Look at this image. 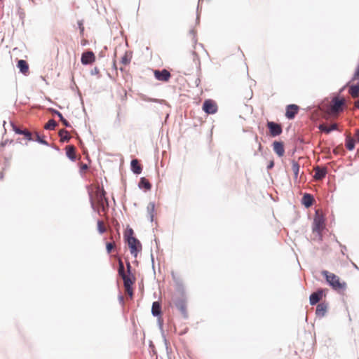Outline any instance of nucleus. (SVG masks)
Listing matches in <instances>:
<instances>
[{
	"mask_svg": "<svg viewBox=\"0 0 359 359\" xmlns=\"http://www.w3.org/2000/svg\"><path fill=\"white\" fill-rule=\"evenodd\" d=\"M321 274L325 278L326 283L334 291L341 292L346 289V283L341 281L340 278L336 274L327 270H323Z\"/></svg>",
	"mask_w": 359,
	"mask_h": 359,
	"instance_id": "f257e3e1",
	"label": "nucleus"
},
{
	"mask_svg": "<svg viewBox=\"0 0 359 359\" xmlns=\"http://www.w3.org/2000/svg\"><path fill=\"white\" fill-rule=\"evenodd\" d=\"M118 273L123 278L125 287L128 291V292H130V294L132 295L133 285L135 282V277L133 273L126 274L124 265L121 259H118Z\"/></svg>",
	"mask_w": 359,
	"mask_h": 359,
	"instance_id": "f03ea898",
	"label": "nucleus"
},
{
	"mask_svg": "<svg viewBox=\"0 0 359 359\" xmlns=\"http://www.w3.org/2000/svg\"><path fill=\"white\" fill-rule=\"evenodd\" d=\"M325 219L323 215H320L318 212H316L313 222L312 224V231L316 233L320 241H323L322 230L324 229Z\"/></svg>",
	"mask_w": 359,
	"mask_h": 359,
	"instance_id": "7ed1b4c3",
	"label": "nucleus"
},
{
	"mask_svg": "<svg viewBox=\"0 0 359 359\" xmlns=\"http://www.w3.org/2000/svg\"><path fill=\"white\" fill-rule=\"evenodd\" d=\"M173 303L175 308L180 312L182 318L185 320L188 319L187 298H175Z\"/></svg>",
	"mask_w": 359,
	"mask_h": 359,
	"instance_id": "20e7f679",
	"label": "nucleus"
},
{
	"mask_svg": "<svg viewBox=\"0 0 359 359\" xmlns=\"http://www.w3.org/2000/svg\"><path fill=\"white\" fill-rule=\"evenodd\" d=\"M126 243L128 245V248L132 256L136 258L137 257L138 253L140 252L142 249L141 242L136 238H130V240L126 241Z\"/></svg>",
	"mask_w": 359,
	"mask_h": 359,
	"instance_id": "39448f33",
	"label": "nucleus"
},
{
	"mask_svg": "<svg viewBox=\"0 0 359 359\" xmlns=\"http://www.w3.org/2000/svg\"><path fill=\"white\" fill-rule=\"evenodd\" d=\"M202 109L206 114L212 115L217 112L218 107L215 100L206 99L202 104Z\"/></svg>",
	"mask_w": 359,
	"mask_h": 359,
	"instance_id": "423d86ee",
	"label": "nucleus"
},
{
	"mask_svg": "<svg viewBox=\"0 0 359 359\" xmlns=\"http://www.w3.org/2000/svg\"><path fill=\"white\" fill-rule=\"evenodd\" d=\"M266 127L269 130V135L272 137L279 136L283 133V128L280 123L275 121H268Z\"/></svg>",
	"mask_w": 359,
	"mask_h": 359,
	"instance_id": "0eeeda50",
	"label": "nucleus"
},
{
	"mask_svg": "<svg viewBox=\"0 0 359 359\" xmlns=\"http://www.w3.org/2000/svg\"><path fill=\"white\" fill-rule=\"evenodd\" d=\"M96 57L93 51L88 50L81 54V62L83 66L90 65L95 62Z\"/></svg>",
	"mask_w": 359,
	"mask_h": 359,
	"instance_id": "6e6552de",
	"label": "nucleus"
},
{
	"mask_svg": "<svg viewBox=\"0 0 359 359\" xmlns=\"http://www.w3.org/2000/svg\"><path fill=\"white\" fill-rule=\"evenodd\" d=\"M332 110L336 113L344 111V106L345 104V100L342 97H334L332 100Z\"/></svg>",
	"mask_w": 359,
	"mask_h": 359,
	"instance_id": "1a4fd4ad",
	"label": "nucleus"
},
{
	"mask_svg": "<svg viewBox=\"0 0 359 359\" xmlns=\"http://www.w3.org/2000/svg\"><path fill=\"white\" fill-rule=\"evenodd\" d=\"M299 107L295 104H290L286 106L285 116L288 120H293L298 114Z\"/></svg>",
	"mask_w": 359,
	"mask_h": 359,
	"instance_id": "9d476101",
	"label": "nucleus"
},
{
	"mask_svg": "<svg viewBox=\"0 0 359 359\" xmlns=\"http://www.w3.org/2000/svg\"><path fill=\"white\" fill-rule=\"evenodd\" d=\"M271 147L273 152L278 156V157L281 158L284 156L285 144L283 141L275 140L272 142Z\"/></svg>",
	"mask_w": 359,
	"mask_h": 359,
	"instance_id": "9b49d317",
	"label": "nucleus"
},
{
	"mask_svg": "<svg viewBox=\"0 0 359 359\" xmlns=\"http://www.w3.org/2000/svg\"><path fill=\"white\" fill-rule=\"evenodd\" d=\"M154 77L158 81L168 82L171 77V74L166 69H157L154 71Z\"/></svg>",
	"mask_w": 359,
	"mask_h": 359,
	"instance_id": "f8f14e48",
	"label": "nucleus"
},
{
	"mask_svg": "<svg viewBox=\"0 0 359 359\" xmlns=\"http://www.w3.org/2000/svg\"><path fill=\"white\" fill-rule=\"evenodd\" d=\"M172 276L176 285V291L180 294V297L177 298H187L182 281L180 278H176L173 272L172 273Z\"/></svg>",
	"mask_w": 359,
	"mask_h": 359,
	"instance_id": "ddd939ff",
	"label": "nucleus"
},
{
	"mask_svg": "<svg viewBox=\"0 0 359 359\" xmlns=\"http://www.w3.org/2000/svg\"><path fill=\"white\" fill-rule=\"evenodd\" d=\"M329 304L327 302H321L318 303L316 309V315L318 318H322L327 314L328 311Z\"/></svg>",
	"mask_w": 359,
	"mask_h": 359,
	"instance_id": "4468645a",
	"label": "nucleus"
},
{
	"mask_svg": "<svg viewBox=\"0 0 359 359\" xmlns=\"http://www.w3.org/2000/svg\"><path fill=\"white\" fill-rule=\"evenodd\" d=\"M17 68L19 69V72L24 76H27L29 74V66L28 62L25 60L20 59L17 60Z\"/></svg>",
	"mask_w": 359,
	"mask_h": 359,
	"instance_id": "2eb2a0df",
	"label": "nucleus"
},
{
	"mask_svg": "<svg viewBox=\"0 0 359 359\" xmlns=\"http://www.w3.org/2000/svg\"><path fill=\"white\" fill-rule=\"evenodd\" d=\"M314 203V196L309 193H304L301 199V203L306 208H311Z\"/></svg>",
	"mask_w": 359,
	"mask_h": 359,
	"instance_id": "dca6fc26",
	"label": "nucleus"
},
{
	"mask_svg": "<svg viewBox=\"0 0 359 359\" xmlns=\"http://www.w3.org/2000/svg\"><path fill=\"white\" fill-rule=\"evenodd\" d=\"M151 315L155 318L162 316V306L159 301H155L151 305Z\"/></svg>",
	"mask_w": 359,
	"mask_h": 359,
	"instance_id": "f3484780",
	"label": "nucleus"
},
{
	"mask_svg": "<svg viewBox=\"0 0 359 359\" xmlns=\"http://www.w3.org/2000/svg\"><path fill=\"white\" fill-rule=\"evenodd\" d=\"M48 110L53 114L56 115L59 118V120L62 123V124L66 128L72 127L71 123L63 116L62 114L60 111L52 107L48 108Z\"/></svg>",
	"mask_w": 359,
	"mask_h": 359,
	"instance_id": "a211bd4d",
	"label": "nucleus"
},
{
	"mask_svg": "<svg viewBox=\"0 0 359 359\" xmlns=\"http://www.w3.org/2000/svg\"><path fill=\"white\" fill-rule=\"evenodd\" d=\"M142 166L137 158H133L130 161V170L135 175H140L142 172Z\"/></svg>",
	"mask_w": 359,
	"mask_h": 359,
	"instance_id": "6ab92c4d",
	"label": "nucleus"
},
{
	"mask_svg": "<svg viewBox=\"0 0 359 359\" xmlns=\"http://www.w3.org/2000/svg\"><path fill=\"white\" fill-rule=\"evenodd\" d=\"M137 187L140 189L147 192L151 189L152 184L144 177H142L140 179Z\"/></svg>",
	"mask_w": 359,
	"mask_h": 359,
	"instance_id": "aec40b11",
	"label": "nucleus"
},
{
	"mask_svg": "<svg viewBox=\"0 0 359 359\" xmlns=\"http://www.w3.org/2000/svg\"><path fill=\"white\" fill-rule=\"evenodd\" d=\"M327 173V171L325 168H320L319 166H316L315 168V174L313 177L316 180H320L326 177Z\"/></svg>",
	"mask_w": 359,
	"mask_h": 359,
	"instance_id": "412c9836",
	"label": "nucleus"
},
{
	"mask_svg": "<svg viewBox=\"0 0 359 359\" xmlns=\"http://www.w3.org/2000/svg\"><path fill=\"white\" fill-rule=\"evenodd\" d=\"M66 156L72 162H74L76 160V150L73 145H69L65 148Z\"/></svg>",
	"mask_w": 359,
	"mask_h": 359,
	"instance_id": "4be33fe9",
	"label": "nucleus"
},
{
	"mask_svg": "<svg viewBox=\"0 0 359 359\" xmlns=\"http://www.w3.org/2000/svg\"><path fill=\"white\" fill-rule=\"evenodd\" d=\"M318 128L326 134H330L332 131L337 130V125L336 123H333L330 127H327L325 124H320L318 126Z\"/></svg>",
	"mask_w": 359,
	"mask_h": 359,
	"instance_id": "5701e85b",
	"label": "nucleus"
},
{
	"mask_svg": "<svg viewBox=\"0 0 359 359\" xmlns=\"http://www.w3.org/2000/svg\"><path fill=\"white\" fill-rule=\"evenodd\" d=\"M58 135L62 143L68 142L71 139L69 133L65 129H61L58 133Z\"/></svg>",
	"mask_w": 359,
	"mask_h": 359,
	"instance_id": "b1692460",
	"label": "nucleus"
},
{
	"mask_svg": "<svg viewBox=\"0 0 359 359\" xmlns=\"http://www.w3.org/2000/svg\"><path fill=\"white\" fill-rule=\"evenodd\" d=\"M291 164H292V169L294 174V182H297L298 176L300 170V165L298 162H297L295 160H291Z\"/></svg>",
	"mask_w": 359,
	"mask_h": 359,
	"instance_id": "393cba45",
	"label": "nucleus"
},
{
	"mask_svg": "<svg viewBox=\"0 0 359 359\" xmlns=\"http://www.w3.org/2000/svg\"><path fill=\"white\" fill-rule=\"evenodd\" d=\"M147 213H148V219L153 222L154 213H155V203L150 202L147 208Z\"/></svg>",
	"mask_w": 359,
	"mask_h": 359,
	"instance_id": "a878e982",
	"label": "nucleus"
},
{
	"mask_svg": "<svg viewBox=\"0 0 359 359\" xmlns=\"http://www.w3.org/2000/svg\"><path fill=\"white\" fill-rule=\"evenodd\" d=\"M193 62L195 64L196 68H197V72L198 74H201V61L198 55L195 50H192L191 53Z\"/></svg>",
	"mask_w": 359,
	"mask_h": 359,
	"instance_id": "bb28decb",
	"label": "nucleus"
},
{
	"mask_svg": "<svg viewBox=\"0 0 359 359\" xmlns=\"http://www.w3.org/2000/svg\"><path fill=\"white\" fill-rule=\"evenodd\" d=\"M321 297L316 291L312 292L309 296V304L311 306L316 305L320 300Z\"/></svg>",
	"mask_w": 359,
	"mask_h": 359,
	"instance_id": "cd10ccee",
	"label": "nucleus"
},
{
	"mask_svg": "<svg viewBox=\"0 0 359 359\" xmlns=\"http://www.w3.org/2000/svg\"><path fill=\"white\" fill-rule=\"evenodd\" d=\"M345 142H346V148L348 150V151H353L354 150L355 147V140L351 137H350L349 136H347L345 139Z\"/></svg>",
	"mask_w": 359,
	"mask_h": 359,
	"instance_id": "c85d7f7f",
	"label": "nucleus"
},
{
	"mask_svg": "<svg viewBox=\"0 0 359 359\" xmlns=\"http://www.w3.org/2000/svg\"><path fill=\"white\" fill-rule=\"evenodd\" d=\"M124 241L126 242L130 238H136L135 236H134V231L132 228H130L129 226H127L125 232H124Z\"/></svg>",
	"mask_w": 359,
	"mask_h": 359,
	"instance_id": "c756f323",
	"label": "nucleus"
},
{
	"mask_svg": "<svg viewBox=\"0 0 359 359\" xmlns=\"http://www.w3.org/2000/svg\"><path fill=\"white\" fill-rule=\"evenodd\" d=\"M349 93L352 97H357L359 95V81L356 83L351 85L349 88Z\"/></svg>",
	"mask_w": 359,
	"mask_h": 359,
	"instance_id": "7c9ffc66",
	"label": "nucleus"
},
{
	"mask_svg": "<svg viewBox=\"0 0 359 359\" xmlns=\"http://www.w3.org/2000/svg\"><path fill=\"white\" fill-rule=\"evenodd\" d=\"M10 125L15 134L22 135L24 133L25 128L18 126L14 121H10Z\"/></svg>",
	"mask_w": 359,
	"mask_h": 359,
	"instance_id": "2f4dec72",
	"label": "nucleus"
},
{
	"mask_svg": "<svg viewBox=\"0 0 359 359\" xmlns=\"http://www.w3.org/2000/svg\"><path fill=\"white\" fill-rule=\"evenodd\" d=\"M33 142H36L40 144L49 147L50 144L45 140V137L43 135H41L39 133L36 134V138L34 139Z\"/></svg>",
	"mask_w": 359,
	"mask_h": 359,
	"instance_id": "473e14b6",
	"label": "nucleus"
},
{
	"mask_svg": "<svg viewBox=\"0 0 359 359\" xmlns=\"http://www.w3.org/2000/svg\"><path fill=\"white\" fill-rule=\"evenodd\" d=\"M132 59V53L129 51H126L124 55L121 59V63L127 65L130 63Z\"/></svg>",
	"mask_w": 359,
	"mask_h": 359,
	"instance_id": "72a5a7b5",
	"label": "nucleus"
},
{
	"mask_svg": "<svg viewBox=\"0 0 359 359\" xmlns=\"http://www.w3.org/2000/svg\"><path fill=\"white\" fill-rule=\"evenodd\" d=\"M57 123L54 119H50L48 123L44 126V129L47 130H53L55 128Z\"/></svg>",
	"mask_w": 359,
	"mask_h": 359,
	"instance_id": "f704fd0d",
	"label": "nucleus"
},
{
	"mask_svg": "<svg viewBox=\"0 0 359 359\" xmlns=\"http://www.w3.org/2000/svg\"><path fill=\"white\" fill-rule=\"evenodd\" d=\"M97 230L99 234L102 235L105 231L106 229L103 225V222L100 219L97 221Z\"/></svg>",
	"mask_w": 359,
	"mask_h": 359,
	"instance_id": "c9c22d12",
	"label": "nucleus"
},
{
	"mask_svg": "<svg viewBox=\"0 0 359 359\" xmlns=\"http://www.w3.org/2000/svg\"><path fill=\"white\" fill-rule=\"evenodd\" d=\"M88 195H89V201L90 203L91 208L93 209V211L96 212L98 215H100V210L95 205L93 196H92V192L90 191H88Z\"/></svg>",
	"mask_w": 359,
	"mask_h": 359,
	"instance_id": "e433bc0d",
	"label": "nucleus"
},
{
	"mask_svg": "<svg viewBox=\"0 0 359 359\" xmlns=\"http://www.w3.org/2000/svg\"><path fill=\"white\" fill-rule=\"evenodd\" d=\"M24 136L25 140L32 142L34 141V138L32 137V135L30 131L25 128L24 133L22 135Z\"/></svg>",
	"mask_w": 359,
	"mask_h": 359,
	"instance_id": "4c0bfd02",
	"label": "nucleus"
},
{
	"mask_svg": "<svg viewBox=\"0 0 359 359\" xmlns=\"http://www.w3.org/2000/svg\"><path fill=\"white\" fill-rule=\"evenodd\" d=\"M316 291L318 292L321 299H323V297H326L328 292V289L320 287L318 288Z\"/></svg>",
	"mask_w": 359,
	"mask_h": 359,
	"instance_id": "58836bf2",
	"label": "nucleus"
},
{
	"mask_svg": "<svg viewBox=\"0 0 359 359\" xmlns=\"http://www.w3.org/2000/svg\"><path fill=\"white\" fill-rule=\"evenodd\" d=\"M106 245V252L108 255L111 254L114 248V244L112 242H107L105 243Z\"/></svg>",
	"mask_w": 359,
	"mask_h": 359,
	"instance_id": "ea45409f",
	"label": "nucleus"
},
{
	"mask_svg": "<svg viewBox=\"0 0 359 359\" xmlns=\"http://www.w3.org/2000/svg\"><path fill=\"white\" fill-rule=\"evenodd\" d=\"M157 324H158V328L160 330L161 334L165 333V331L163 329V320L162 318V316L157 318Z\"/></svg>",
	"mask_w": 359,
	"mask_h": 359,
	"instance_id": "a19ab883",
	"label": "nucleus"
},
{
	"mask_svg": "<svg viewBox=\"0 0 359 359\" xmlns=\"http://www.w3.org/2000/svg\"><path fill=\"white\" fill-rule=\"evenodd\" d=\"M13 140L10 139H6L4 141L0 142V150L3 149L4 147H6L8 144H13Z\"/></svg>",
	"mask_w": 359,
	"mask_h": 359,
	"instance_id": "79ce46f5",
	"label": "nucleus"
},
{
	"mask_svg": "<svg viewBox=\"0 0 359 359\" xmlns=\"http://www.w3.org/2000/svg\"><path fill=\"white\" fill-rule=\"evenodd\" d=\"M106 194H107L106 191L102 188L101 193L100 194V199L102 201H104L106 202V203L108 204V198H107Z\"/></svg>",
	"mask_w": 359,
	"mask_h": 359,
	"instance_id": "37998d69",
	"label": "nucleus"
},
{
	"mask_svg": "<svg viewBox=\"0 0 359 359\" xmlns=\"http://www.w3.org/2000/svg\"><path fill=\"white\" fill-rule=\"evenodd\" d=\"M356 79L359 80V64L356 67V68L355 69V72H354V74H353V77L351 78V81L349 82L355 81Z\"/></svg>",
	"mask_w": 359,
	"mask_h": 359,
	"instance_id": "c03bdc74",
	"label": "nucleus"
},
{
	"mask_svg": "<svg viewBox=\"0 0 359 359\" xmlns=\"http://www.w3.org/2000/svg\"><path fill=\"white\" fill-rule=\"evenodd\" d=\"M144 100L147 102L160 103V104H161L163 102H165V100H159V99H156V98H150V97L144 98Z\"/></svg>",
	"mask_w": 359,
	"mask_h": 359,
	"instance_id": "a18cd8bd",
	"label": "nucleus"
},
{
	"mask_svg": "<svg viewBox=\"0 0 359 359\" xmlns=\"http://www.w3.org/2000/svg\"><path fill=\"white\" fill-rule=\"evenodd\" d=\"M77 25H78V28L79 29V31H80V34L81 35H83L84 27H83V20H79L77 22Z\"/></svg>",
	"mask_w": 359,
	"mask_h": 359,
	"instance_id": "49530a36",
	"label": "nucleus"
},
{
	"mask_svg": "<svg viewBox=\"0 0 359 359\" xmlns=\"http://www.w3.org/2000/svg\"><path fill=\"white\" fill-rule=\"evenodd\" d=\"M161 334V337H162L164 345L165 346V349H166L167 352L168 353V349H169L168 341V339L166 338L165 334V333H162Z\"/></svg>",
	"mask_w": 359,
	"mask_h": 359,
	"instance_id": "de8ad7c7",
	"label": "nucleus"
},
{
	"mask_svg": "<svg viewBox=\"0 0 359 359\" xmlns=\"http://www.w3.org/2000/svg\"><path fill=\"white\" fill-rule=\"evenodd\" d=\"M88 168V166L86 163H81L79 166V172L82 173L83 171L86 170Z\"/></svg>",
	"mask_w": 359,
	"mask_h": 359,
	"instance_id": "09e8293b",
	"label": "nucleus"
},
{
	"mask_svg": "<svg viewBox=\"0 0 359 359\" xmlns=\"http://www.w3.org/2000/svg\"><path fill=\"white\" fill-rule=\"evenodd\" d=\"M255 142L258 144V151H259V152H262V149H263V147H262V145L261 142L259 141V139H258V136H257V135H256V136L255 137Z\"/></svg>",
	"mask_w": 359,
	"mask_h": 359,
	"instance_id": "8fccbe9b",
	"label": "nucleus"
},
{
	"mask_svg": "<svg viewBox=\"0 0 359 359\" xmlns=\"http://www.w3.org/2000/svg\"><path fill=\"white\" fill-rule=\"evenodd\" d=\"M118 301L119 302V304L121 305V306H123L124 305V299H123V294H121V292H119L118 295Z\"/></svg>",
	"mask_w": 359,
	"mask_h": 359,
	"instance_id": "3c124183",
	"label": "nucleus"
},
{
	"mask_svg": "<svg viewBox=\"0 0 359 359\" xmlns=\"http://www.w3.org/2000/svg\"><path fill=\"white\" fill-rule=\"evenodd\" d=\"M274 167V161L273 159L271 160L266 165V170H269Z\"/></svg>",
	"mask_w": 359,
	"mask_h": 359,
	"instance_id": "603ef678",
	"label": "nucleus"
},
{
	"mask_svg": "<svg viewBox=\"0 0 359 359\" xmlns=\"http://www.w3.org/2000/svg\"><path fill=\"white\" fill-rule=\"evenodd\" d=\"M126 269H127V273H133L132 272V266L129 261L126 262Z\"/></svg>",
	"mask_w": 359,
	"mask_h": 359,
	"instance_id": "864d4df0",
	"label": "nucleus"
},
{
	"mask_svg": "<svg viewBox=\"0 0 359 359\" xmlns=\"http://www.w3.org/2000/svg\"><path fill=\"white\" fill-rule=\"evenodd\" d=\"M100 71L99 69L97 67H95L91 71L90 74L91 75H99Z\"/></svg>",
	"mask_w": 359,
	"mask_h": 359,
	"instance_id": "5fc2aeb1",
	"label": "nucleus"
},
{
	"mask_svg": "<svg viewBox=\"0 0 359 359\" xmlns=\"http://www.w3.org/2000/svg\"><path fill=\"white\" fill-rule=\"evenodd\" d=\"M339 247L341 248V252L343 255H346L345 252L347 250L346 246L339 243Z\"/></svg>",
	"mask_w": 359,
	"mask_h": 359,
	"instance_id": "6e6d98bb",
	"label": "nucleus"
},
{
	"mask_svg": "<svg viewBox=\"0 0 359 359\" xmlns=\"http://www.w3.org/2000/svg\"><path fill=\"white\" fill-rule=\"evenodd\" d=\"M355 142L359 144V128L355 129Z\"/></svg>",
	"mask_w": 359,
	"mask_h": 359,
	"instance_id": "4d7b16f0",
	"label": "nucleus"
},
{
	"mask_svg": "<svg viewBox=\"0 0 359 359\" xmlns=\"http://www.w3.org/2000/svg\"><path fill=\"white\" fill-rule=\"evenodd\" d=\"M120 113H121V106L118 105L117 115L116 122H120Z\"/></svg>",
	"mask_w": 359,
	"mask_h": 359,
	"instance_id": "13d9d810",
	"label": "nucleus"
},
{
	"mask_svg": "<svg viewBox=\"0 0 359 359\" xmlns=\"http://www.w3.org/2000/svg\"><path fill=\"white\" fill-rule=\"evenodd\" d=\"M189 34H192L194 36V39H193L194 43H196L197 41H196V32L194 31V29H190Z\"/></svg>",
	"mask_w": 359,
	"mask_h": 359,
	"instance_id": "bf43d9fd",
	"label": "nucleus"
},
{
	"mask_svg": "<svg viewBox=\"0 0 359 359\" xmlns=\"http://www.w3.org/2000/svg\"><path fill=\"white\" fill-rule=\"evenodd\" d=\"M151 261L152 269L154 270V272L155 273L154 257V255H153L152 252H151Z\"/></svg>",
	"mask_w": 359,
	"mask_h": 359,
	"instance_id": "052dcab7",
	"label": "nucleus"
},
{
	"mask_svg": "<svg viewBox=\"0 0 359 359\" xmlns=\"http://www.w3.org/2000/svg\"><path fill=\"white\" fill-rule=\"evenodd\" d=\"M49 147H51L52 149H53L54 150L58 151V152L60 151V148L57 146L55 145V144H50V146H49Z\"/></svg>",
	"mask_w": 359,
	"mask_h": 359,
	"instance_id": "680f3d73",
	"label": "nucleus"
},
{
	"mask_svg": "<svg viewBox=\"0 0 359 359\" xmlns=\"http://www.w3.org/2000/svg\"><path fill=\"white\" fill-rule=\"evenodd\" d=\"M350 82H348L346 85H344V86H342L339 90V94H341L344 90L345 88H346V86L348 85Z\"/></svg>",
	"mask_w": 359,
	"mask_h": 359,
	"instance_id": "e2e57ef3",
	"label": "nucleus"
},
{
	"mask_svg": "<svg viewBox=\"0 0 359 359\" xmlns=\"http://www.w3.org/2000/svg\"><path fill=\"white\" fill-rule=\"evenodd\" d=\"M200 83H201V79H200V78H197V79H196V81H195V83H196V86H199V84H200Z\"/></svg>",
	"mask_w": 359,
	"mask_h": 359,
	"instance_id": "0e129e2a",
	"label": "nucleus"
},
{
	"mask_svg": "<svg viewBox=\"0 0 359 359\" xmlns=\"http://www.w3.org/2000/svg\"><path fill=\"white\" fill-rule=\"evenodd\" d=\"M351 264H352L353 266L355 269L359 270L358 266H357L354 262H353L352 261H351Z\"/></svg>",
	"mask_w": 359,
	"mask_h": 359,
	"instance_id": "69168bd1",
	"label": "nucleus"
},
{
	"mask_svg": "<svg viewBox=\"0 0 359 359\" xmlns=\"http://www.w3.org/2000/svg\"><path fill=\"white\" fill-rule=\"evenodd\" d=\"M98 56L100 57H104V53L102 51H101V52L99 53Z\"/></svg>",
	"mask_w": 359,
	"mask_h": 359,
	"instance_id": "338daca9",
	"label": "nucleus"
},
{
	"mask_svg": "<svg viewBox=\"0 0 359 359\" xmlns=\"http://www.w3.org/2000/svg\"><path fill=\"white\" fill-rule=\"evenodd\" d=\"M297 141L301 143H304V139L302 137H298Z\"/></svg>",
	"mask_w": 359,
	"mask_h": 359,
	"instance_id": "774afa93",
	"label": "nucleus"
}]
</instances>
